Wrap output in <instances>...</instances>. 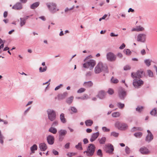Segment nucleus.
<instances>
[{
  "label": "nucleus",
  "mask_w": 157,
  "mask_h": 157,
  "mask_svg": "<svg viewBox=\"0 0 157 157\" xmlns=\"http://www.w3.org/2000/svg\"><path fill=\"white\" fill-rule=\"evenodd\" d=\"M103 71L107 73L108 72L107 66L106 64L99 62L95 67L94 72L95 74H98Z\"/></svg>",
  "instance_id": "1"
},
{
  "label": "nucleus",
  "mask_w": 157,
  "mask_h": 157,
  "mask_svg": "<svg viewBox=\"0 0 157 157\" xmlns=\"http://www.w3.org/2000/svg\"><path fill=\"white\" fill-rule=\"evenodd\" d=\"M96 147L93 144H90L89 145L86 150L84 151V153H86L87 156H91L94 154Z\"/></svg>",
  "instance_id": "2"
},
{
  "label": "nucleus",
  "mask_w": 157,
  "mask_h": 157,
  "mask_svg": "<svg viewBox=\"0 0 157 157\" xmlns=\"http://www.w3.org/2000/svg\"><path fill=\"white\" fill-rule=\"evenodd\" d=\"M48 118L51 121H54L56 118V111L54 110L49 109L47 111Z\"/></svg>",
  "instance_id": "3"
},
{
  "label": "nucleus",
  "mask_w": 157,
  "mask_h": 157,
  "mask_svg": "<svg viewBox=\"0 0 157 157\" xmlns=\"http://www.w3.org/2000/svg\"><path fill=\"white\" fill-rule=\"evenodd\" d=\"M50 12L52 13H56L59 10V9L56 8V4L54 2H49L46 4Z\"/></svg>",
  "instance_id": "4"
},
{
  "label": "nucleus",
  "mask_w": 157,
  "mask_h": 157,
  "mask_svg": "<svg viewBox=\"0 0 157 157\" xmlns=\"http://www.w3.org/2000/svg\"><path fill=\"white\" fill-rule=\"evenodd\" d=\"M96 61L94 59H90L87 61L85 63L83 64L84 67L89 68L90 70H92L95 65Z\"/></svg>",
  "instance_id": "5"
},
{
  "label": "nucleus",
  "mask_w": 157,
  "mask_h": 157,
  "mask_svg": "<svg viewBox=\"0 0 157 157\" xmlns=\"http://www.w3.org/2000/svg\"><path fill=\"white\" fill-rule=\"evenodd\" d=\"M115 126L118 129L122 131L125 130L127 129L128 128V126L127 124L121 123L119 121H117L115 122Z\"/></svg>",
  "instance_id": "6"
},
{
  "label": "nucleus",
  "mask_w": 157,
  "mask_h": 157,
  "mask_svg": "<svg viewBox=\"0 0 157 157\" xmlns=\"http://www.w3.org/2000/svg\"><path fill=\"white\" fill-rule=\"evenodd\" d=\"M133 85L136 88H138L143 84L144 82L140 78H134Z\"/></svg>",
  "instance_id": "7"
},
{
  "label": "nucleus",
  "mask_w": 157,
  "mask_h": 157,
  "mask_svg": "<svg viewBox=\"0 0 157 157\" xmlns=\"http://www.w3.org/2000/svg\"><path fill=\"white\" fill-rule=\"evenodd\" d=\"M146 35L144 33L138 34L136 37V40L138 42L145 43L146 40Z\"/></svg>",
  "instance_id": "8"
},
{
  "label": "nucleus",
  "mask_w": 157,
  "mask_h": 157,
  "mask_svg": "<svg viewBox=\"0 0 157 157\" xmlns=\"http://www.w3.org/2000/svg\"><path fill=\"white\" fill-rule=\"evenodd\" d=\"M126 95V92L124 90L122 87L120 88L118 90V95L120 99L124 100Z\"/></svg>",
  "instance_id": "9"
},
{
  "label": "nucleus",
  "mask_w": 157,
  "mask_h": 157,
  "mask_svg": "<svg viewBox=\"0 0 157 157\" xmlns=\"http://www.w3.org/2000/svg\"><path fill=\"white\" fill-rule=\"evenodd\" d=\"M143 71H138L136 73L132 72L131 76L133 78H140L141 77Z\"/></svg>",
  "instance_id": "10"
},
{
  "label": "nucleus",
  "mask_w": 157,
  "mask_h": 157,
  "mask_svg": "<svg viewBox=\"0 0 157 157\" xmlns=\"http://www.w3.org/2000/svg\"><path fill=\"white\" fill-rule=\"evenodd\" d=\"M106 57L108 60L111 62L115 61L116 58L114 54L111 52L107 53L106 55Z\"/></svg>",
  "instance_id": "11"
},
{
  "label": "nucleus",
  "mask_w": 157,
  "mask_h": 157,
  "mask_svg": "<svg viewBox=\"0 0 157 157\" xmlns=\"http://www.w3.org/2000/svg\"><path fill=\"white\" fill-rule=\"evenodd\" d=\"M105 150L107 153H112L114 150L113 146L111 144H108L105 146Z\"/></svg>",
  "instance_id": "12"
},
{
  "label": "nucleus",
  "mask_w": 157,
  "mask_h": 157,
  "mask_svg": "<svg viewBox=\"0 0 157 157\" xmlns=\"http://www.w3.org/2000/svg\"><path fill=\"white\" fill-rule=\"evenodd\" d=\"M139 151L143 155H147L150 153V151L145 147H142L139 149Z\"/></svg>",
  "instance_id": "13"
},
{
  "label": "nucleus",
  "mask_w": 157,
  "mask_h": 157,
  "mask_svg": "<svg viewBox=\"0 0 157 157\" xmlns=\"http://www.w3.org/2000/svg\"><path fill=\"white\" fill-rule=\"evenodd\" d=\"M47 140L48 144L50 145H52L54 143V138L52 136H48L47 137Z\"/></svg>",
  "instance_id": "14"
},
{
  "label": "nucleus",
  "mask_w": 157,
  "mask_h": 157,
  "mask_svg": "<svg viewBox=\"0 0 157 157\" xmlns=\"http://www.w3.org/2000/svg\"><path fill=\"white\" fill-rule=\"evenodd\" d=\"M99 135V133L97 132L93 133L90 139V141L91 142L94 141L98 138Z\"/></svg>",
  "instance_id": "15"
},
{
  "label": "nucleus",
  "mask_w": 157,
  "mask_h": 157,
  "mask_svg": "<svg viewBox=\"0 0 157 157\" xmlns=\"http://www.w3.org/2000/svg\"><path fill=\"white\" fill-rule=\"evenodd\" d=\"M12 8L15 10H20L22 8V6L20 2H17L13 6Z\"/></svg>",
  "instance_id": "16"
},
{
  "label": "nucleus",
  "mask_w": 157,
  "mask_h": 157,
  "mask_svg": "<svg viewBox=\"0 0 157 157\" xmlns=\"http://www.w3.org/2000/svg\"><path fill=\"white\" fill-rule=\"evenodd\" d=\"M68 93L67 92H65L63 94H59L58 96V98L59 100H63L68 95Z\"/></svg>",
  "instance_id": "17"
},
{
  "label": "nucleus",
  "mask_w": 157,
  "mask_h": 157,
  "mask_svg": "<svg viewBox=\"0 0 157 157\" xmlns=\"http://www.w3.org/2000/svg\"><path fill=\"white\" fill-rule=\"evenodd\" d=\"M105 96V93L104 91H100L97 95V97L100 99H103Z\"/></svg>",
  "instance_id": "18"
},
{
  "label": "nucleus",
  "mask_w": 157,
  "mask_h": 157,
  "mask_svg": "<svg viewBox=\"0 0 157 157\" xmlns=\"http://www.w3.org/2000/svg\"><path fill=\"white\" fill-rule=\"evenodd\" d=\"M144 30V28L141 26H136L135 28H133L132 29V31L140 32L143 31Z\"/></svg>",
  "instance_id": "19"
},
{
  "label": "nucleus",
  "mask_w": 157,
  "mask_h": 157,
  "mask_svg": "<svg viewBox=\"0 0 157 157\" xmlns=\"http://www.w3.org/2000/svg\"><path fill=\"white\" fill-rule=\"evenodd\" d=\"M153 139V136L152 133L150 134H147L145 139V141L149 143Z\"/></svg>",
  "instance_id": "20"
},
{
  "label": "nucleus",
  "mask_w": 157,
  "mask_h": 157,
  "mask_svg": "<svg viewBox=\"0 0 157 157\" xmlns=\"http://www.w3.org/2000/svg\"><path fill=\"white\" fill-rule=\"evenodd\" d=\"M39 147L40 150L42 151H44L47 148V146L44 143L40 144Z\"/></svg>",
  "instance_id": "21"
},
{
  "label": "nucleus",
  "mask_w": 157,
  "mask_h": 157,
  "mask_svg": "<svg viewBox=\"0 0 157 157\" xmlns=\"http://www.w3.org/2000/svg\"><path fill=\"white\" fill-rule=\"evenodd\" d=\"M98 140L100 144H104L106 141V139L105 137H103L101 138H99Z\"/></svg>",
  "instance_id": "22"
},
{
  "label": "nucleus",
  "mask_w": 157,
  "mask_h": 157,
  "mask_svg": "<svg viewBox=\"0 0 157 157\" xmlns=\"http://www.w3.org/2000/svg\"><path fill=\"white\" fill-rule=\"evenodd\" d=\"M93 83L91 81H88L87 82H84L83 85V86L86 87H89L92 86Z\"/></svg>",
  "instance_id": "23"
},
{
  "label": "nucleus",
  "mask_w": 157,
  "mask_h": 157,
  "mask_svg": "<svg viewBox=\"0 0 157 157\" xmlns=\"http://www.w3.org/2000/svg\"><path fill=\"white\" fill-rule=\"evenodd\" d=\"M74 99V97L72 96L68 98L66 100V103L69 105H70Z\"/></svg>",
  "instance_id": "24"
},
{
  "label": "nucleus",
  "mask_w": 157,
  "mask_h": 157,
  "mask_svg": "<svg viewBox=\"0 0 157 157\" xmlns=\"http://www.w3.org/2000/svg\"><path fill=\"white\" fill-rule=\"evenodd\" d=\"M59 135L64 136L67 133V131L65 129H60L58 131Z\"/></svg>",
  "instance_id": "25"
},
{
  "label": "nucleus",
  "mask_w": 157,
  "mask_h": 157,
  "mask_svg": "<svg viewBox=\"0 0 157 157\" xmlns=\"http://www.w3.org/2000/svg\"><path fill=\"white\" fill-rule=\"evenodd\" d=\"M39 2H35L31 5L30 8L31 9H34L39 6Z\"/></svg>",
  "instance_id": "26"
},
{
  "label": "nucleus",
  "mask_w": 157,
  "mask_h": 157,
  "mask_svg": "<svg viewBox=\"0 0 157 157\" xmlns=\"http://www.w3.org/2000/svg\"><path fill=\"white\" fill-rule=\"evenodd\" d=\"M20 26L21 27H22L25 24L26 21L25 19L22 17L20 18Z\"/></svg>",
  "instance_id": "27"
},
{
  "label": "nucleus",
  "mask_w": 157,
  "mask_h": 157,
  "mask_svg": "<svg viewBox=\"0 0 157 157\" xmlns=\"http://www.w3.org/2000/svg\"><path fill=\"white\" fill-rule=\"evenodd\" d=\"M150 113L153 116H157V109L155 108L153 109L151 111Z\"/></svg>",
  "instance_id": "28"
},
{
  "label": "nucleus",
  "mask_w": 157,
  "mask_h": 157,
  "mask_svg": "<svg viewBox=\"0 0 157 157\" xmlns=\"http://www.w3.org/2000/svg\"><path fill=\"white\" fill-rule=\"evenodd\" d=\"M60 121L62 123H64L66 122V120L65 118L64 114L63 113L61 114L60 116Z\"/></svg>",
  "instance_id": "29"
},
{
  "label": "nucleus",
  "mask_w": 157,
  "mask_h": 157,
  "mask_svg": "<svg viewBox=\"0 0 157 157\" xmlns=\"http://www.w3.org/2000/svg\"><path fill=\"white\" fill-rule=\"evenodd\" d=\"M93 121L91 120H88L85 121V124L87 126H90L93 124Z\"/></svg>",
  "instance_id": "30"
},
{
  "label": "nucleus",
  "mask_w": 157,
  "mask_h": 157,
  "mask_svg": "<svg viewBox=\"0 0 157 157\" xmlns=\"http://www.w3.org/2000/svg\"><path fill=\"white\" fill-rule=\"evenodd\" d=\"M49 132L54 134H56L57 132V129L53 127H50L48 129Z\"/></svg>",
  "instance_id": "31"
},
{
  "label": "nucleus",
  "mask_w": 157,
  "mask_h": 157,
  "mask_svg": "<svg viewBox=\"0 0 157 157\" xmlns=\"http://www.w3.org/2000/svg\"><path fill=\"white\" fill-rule=\"evenodd\" d=\"M142 130V128L141 127H133L131 129V131L133 132L136 131H141Z\"/></svg>",
  "instance_id": "32"
},
{
  "label": "nucleus",
  "mask_w": 157,
  "mask_h": 157,
  "mask_svg": "<svg viewBox=\"0 0 157 157\" xmlns=\"http://www.w3.org/2000/svg\"><path fill=\"white\" fill-rule=\"evenodd\" d=\"M5 137L2 133L1 131L0 130V143L3 144L4 143L3 140Z\"/></svg>",
  "instance_id": "33"
},
{
  "label": "nucleus",
  "mask_w": 157,
  "mask_h": 157,
  "mask_svg": "<svg viewBox=\"0 0 157 157\" xmlns=\"http://www.w3.org/2000/svg\"><path fill=\"white\" fill-rule=\"evenodd\" d=\"M37 147L36 144H34L30 147V150L32 153H34V151L37 150Z\"/></svg>",
  "instance_id": "34"
},
{
  "label": "nucleus",
  "mask_w": 157,
  "mask_h": 157,
  "mask_svg": "<svg viewBox=\"0 0 157 157\" xmlns=\"http://www.w3.org/2000/svg\"><path fill=\"white\" fill-rule=\"evenodd\" d=\"M75 147L78 150H82V146L81 142H79L78 143V145L75 146Z\"/></svg>",
  "instance_id": "35"
},
{
  "label": "nucleus",
  "mask_w": 157,
  "mask_h": 157,
  "mask_svg": "<svg viewBox=\"0 0 157 157\" xmlns=\"http://www.w3.org/2000/svg\"><path fill=\"white\" fill-rule=\"evenodd\" d=\"M47 66H45L43 68L40 67L39 68V72L42 73L46 71L47 70Z\"/></svg>",
  "instance_id": "36"
},
{
  "label": "nucleus",
  "mask_w": 157,
  "mask_h": 157,
  "mask_svg": "<svg viewBox=\"0 0 157 157\" xmlns=\"http://www.w3.org/2000/svg\"><path fill=\"white\" fill-rule=\"evenodd\" d=\"M117 106L119 109H122L124 107V104L121 102H119L117 103Z\"/></svg>",
  "instance_id": "37"
},
{
  "label": "nucleus",
  "mask_w": 157,
  "mask_h": 157,
  "mask_svg": "<svg viewBox=\"0 0 157 157\" xmlns=\"http://www.w3.org/2000/svg\"><path fill=\"white\" fill-rule=\"evenodd\" d=\"M112 115L113 117H118L120 116V113L119 112H115L112 113Z\"/></svg>",
  "instance_id": "38"
},
{
  "label": "nucleus",
  "mask_w": 157,
  "mask_h": 157,
  "mask_svg": "<svg viewBox=\"0 0 157 157\" xmlns=\"http://www.w3.org/2000/svg\"><path fill=\"white\" fill-rule=\"evenodd\" d=\"M119 135V133L115 132H113L111 133L110 135L115 137H117Z\"/></svg>",
  "instance_id": "39"
},
{
  "label": "nucleus",
  "mask_w": 157,
  "mask_h": 157,
  "mask_svg": "<svg viewBox=\"0 0 157 157\" xmlns=\"http://www.w3.org/2000/svg\"><path fill=\"white\" fill-rule=\"evenodd\" d=\"M151 60L149 59H146L144 60V63L147 66H149L151 65Z\"/></svg>",
  "instance_id": "40"
},
{
  "label": "nucleus",
  "mask_w": 157,
  "mask_h": 157,
  "mask_svg": "<svg viewBox=\"0 0 157 157\" xmlns=\"http://www.w3.org/2000/svg\"><path fill=\"white\" fill-rule=\"evenodd\" d=\"M134 135L137 138H140L142 135V133L141 132L135 133Z\"/></svg>",
  "instance_id": "41"
},
{
  "label": "nucleus",
  "mask_w": 157,
  "mask_h": 157,
  "mask_svg": "<svg viewBox=\"0 0 157 157\" xmlns=\"http://www.w3.org/2000/svg\"><path fill=\"white\" fill-rule=\"evenodd\" d=\"M143 109V107L142 106H138L136 108V110L139 112H140L142 111Z\"/></svg>",
  "instance_id": "42"
},
{
  "label": "nucleus",
  "mask_w": 157,
  "mask_h": 157,
  "mask_svg": "<svg viewBox=\"0 0 157 157\" xmlns=\"http://www.w3.org/2000/svg\"><path fill=\"white\" fill-rule=\"evenodd\" d=\"M97 155L100 157H101L102 156V151L101 149H99L98 150L97 152Z\"/></svg>",
  "instance_id": "43"
},
{
  "label": "nucleus",
  "mask_w": 157,
  "mask_h": 157,
  "mask_svg": "<svg viewBox=\"0 0 157 157\" xmlns=\"http://www.w3.org/2000/svg\"><path fill=\"white\" fill-rule=\"evenodd\" d=\"M148 75L149 77H152L153 76V74L152 72L150 70H148L147 71Z\"/></svg>",
  "instance_id": "44"
},
{
  "label": "nucleus",
  "mask_w": 157,
  "mask_h": 157,
  "mask_svg": "<svg viewBox=\"0 0 157 157\" xmlns=\"http://www.w3.org/2000/svg\"><path fill=\"white\" fill-rule=\"evenodd\" d=\"M107 93L110 95H112L114 93V91L113 89L109 88L107 91Z\"/></svg>",
  "instance_id": "45"
},
{
  "label": "nucleus",
  "mask_w": 157,
  "mask_h": 157,
  "mask_svg": "<svg viewBox=\"0 0 157 157\" xmlns=\"http://www.w3.org/2000/svg\"><path fill=\"white\" fill-rule=\"evenodd\" d=\"M85 90L86 89L85 88H81L77 91V92L78 93H81L84 92Z\"/></svg>",
  "instance_id": "46"
},
{
  "label": "nucleus",
  "mask_w": 157,
  "mask_h": 157,
  "mask_svg": "<svg viewBox=\"0 0 157 157\" xmlns=\"http://www.w3.org/2000/svg\"><path fill=\"white\" fill-rule=\"evenodd\" d=\"M82 97V100H87L89 98V96L87 94H85Z\"/></svg>",
  "instance_id": "47"
},
{
  "label": "nucleus",
  "mask_w": 157,
  "mask_h": 157,
  "mask_svg": "<svg viewBox=\"0 0 157 157\" xmlns=\"http://www.w3.org/2000/svg\"><path fill=\"white\" fill-rule=\"evenodd\" d=\"M111 82L115 83H117L118 82V79L114 78L113 77H112L111 79Z\"/></svg>",
  "instance_id": "48"
},
{
  "label": "nucleus",
  "mask_w": 157,
  "mask_h": 157,
  "mask_svg": "<svg viewBox=\"0 0 157 157\" xmlns=\"http://www.w3.org/2000/svg\"><path fill=\"white\" fill-rule=\"evenodd\" d=\"M124 52L126 55H130L131 53V52L128 49H127L126 50H124Z\"/></svg>",
  "instance_id": "49"
},
{
  "label": "nucleus",
  "mask_w": 157,
  "mask_h": 157,
  "mask_svg": "<svg viewBox=\"0 0 157 157\" xmlns=\"http://www.w3.org/2000/svg\"><path fill=\"white\" fill-rule=\"evenodd\" d=\"M102 129L104 132H109L110 131V129L108 128L105 127H103L102 128Z\"/></svg>",
  "instance_id": "50"
},
{
  "label": "nucleus",
  "mask_w": 157,
  "mask_h": 157,
  "mask_svg": "<svg viewBox=\"0 0 157 157\" xmlns=\"http://www.w3.org/2000/svg\"><path fill=\"white\" fill-rule=\"evenodd\" d=\"M74 7H75L74 6H73L71 8L69 9L67 7L66 8V9H65V10H64L65 12L66 13H67L69 10H73L74 8Z\"/></svg>",
  "instance_id": "51"
},
{
  "label": "nucleus",
  "mask_w": 157,
  "mask_h": 157,
  "mask_svg": "<svg viewBox=\"0 0 157 157\" xmlns=\"http://www.w3.org/2000/svg\"><path fill=\"white\" fill-rule=\"evenodd\" d=\"M125 152L127 154H129L130 152V148L127 146H126L125 148Z\"/></svg>",
  "instance_id": "52"
},
{
  "label": "nucleus",
  "mask_w": 157,
  "mask_h": 157,
  "mask_svg": "<svg viewBox=\"0 0 157 157\" xmlns=\"http://www.w3.org/2000/svg\"><path fill=\"white\" fill-rule=\"evenodd\" d=\"M71 110L74 113H76L77 112V109L76 108L74 107H71Z\"/></svg>",
  "instance_id": "53"
},
{
  "label": "nucleus",
  "mask_w": 157,
  "mask_h": 157,
  "mask_svg": "<svg viewBox=\"0 0 157 157\" xmlns=\"http://www.w3.org/2000/svg\"><path fill=\"white\" fill-rule=\"evenodd\" d=\"M131 68L130 66L128 65L125 66L124 67V70H130Z\"/></svg>",
  "instance_id": "54"
},
{
  "label": "nucleus",
  "mask_w": 157,
  "mask_h": 157,
  "mask_svg": "<svg viewBox=\"0 0 157 157\" xmlns=\"http://www.w3.org/2000/svg\"><path fill=\"white\" fill-rule=\"evenodd\" d=\"M58 124V122L57 121H55L52 123V126H56Z\"/></svg>",
  "instance_id": "55"
},
{
  "label": "nucleus",
  "mask_w": 157,
  "mask_h": 157,
  "mask_svg": "<svg viewBox=\"0 0 157 157\" xmlns=\"http://www.w3.org/2000/svg\"><path fill=\"white\" fill-rule=\"evenodd\" d=\"M63 86V85L62 84H60L59 85L57 86L55 89V90H57L60 88L61 87Z\"/></svg>",
  "instance_id": "56"
},
{
  "label": "nucleus",
  "mask_w": 157,
  "mask_h": 157,
  "mask_svg": "<svg viewBox=\"0 0 157 157\" xmlns=\"http://www.w3.org/2000/svg\"><path fill=\"white\" fill-rule=\"evenodd\" d=\"M118 34H115L113 33H110V36L111 37L117 36Z\"/></svg>",
  "instance_id": "57"
},
{
  "label": "nucleus",
  "mask_w": 157,
  "mask_h": 157,
  "mask_svg": "<svg viewBox=\"0 0 157 157\" xmlns=\"http://www.w3.org/2000/svg\"><path fill=\"white\" fill-rule=\"evenodd\" d=\"M64 138V136H61L59 135V140L60 141H62Z\"/></svg>",
  "instance_id": "58"
},
{
  "label": "nucleus",
  "mask_w": 157,
  "mask_h": 157,
  "mask_svg": "<svg viewBox=\"0 0 157 157\" xmlns=\"http://www.w3.org/2000/svg\"><path fill=\"white\" fill-rule=\"evenodd\" d=\"M75 153H68L67 154V155L69 157H71V156H72L73 155H75Z\"/></svg>",
  "instance_id": "59"
},
{
  "label": "nucleus",
  "mask_w": 157,
  "mask_h": 157,
  "mask_svg": "<svg viewBox=\"0 0 157 157\" xmlns=\"http://www.w3.org/2000/svg\"><path fill=\"white\" fill-rule=\"evenodd\" d=\"M125 46V45L124 44H122V45L119 47V48L120 49H124Z\"/></svg>",
  "instance_id": "60"
},
{
  "label": "nucleus",
  "mask_w": 157,
  "mask_h": 157,
  "mask_svg": "<svg viewBox=\"0 0 157 157\" xmlns=\"http://www.w3.org/2000/svg\"><path fill=\"white\" fill-rule=\"evenodd\" d=\"M83 142L84 144H86L88 143V140L86 138H85L83 140Z\"/></svg>",
  "instance_id": "61"
},
{
  "label": "nucleus",
  "mask_w": 157,
  "mask_h": 157,
  "mask_svg": "<svg viewBox=\"0 0 157 157\" xmlns=\"http://www.w3.org/2000/svg\"><path fill=\"white\" fill-rule=\"evenodd\" d=\"M53 153L55 155H58L59 154V152L55 150H53L52 151Z\"/></svg>",
  "instance_id": "62"
},
{
  "label": "nucleus",
  "mask_w": 157,
  "mask_h": 157,
  "mask_svg": "<svg viewBox=\"0 0 157 157\" xmlns=\"http://www.w3.org/2000/svg\"><path fill=\"white\" fill-rule=\"evenodd\" d=\"M141 53L143 55H145L146 54L145 50L144 49L142 50L141 51Z\"/></svg>",
  "instance_id": "63"
},
{
  "label": "nucleus",
  "mask_w": 157,
  "mask_h": 157,
  "mask_svg": "<svg viewBox=\"0 0 157 157\" xmlns=\"http://www.w3.org/2000/svg\"><path fill=\"white\" fill-rule=\"evenodd\" d=\"M69 146H70V143H67L65 145V147L66 148L68 149L69 148Z\"/></svg>",
  "instance_id": "64"
}]
</instances>
